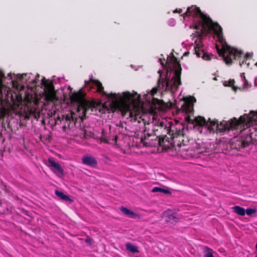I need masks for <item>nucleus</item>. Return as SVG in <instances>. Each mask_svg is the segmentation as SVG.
Masks as SVG:
<instances>
[{
	"label": "nucleus",
	"mask_w": 257,
	"mask_h": 257,
	"mask_svg": "<svg viewBox=\"0 0 257 257\" xmlns=\"http://www.w3.org/2000/svg\"><path fill=\"white\" fill-rule=\"evenodd\" d=\"M85 85L89 89L96 86L97 91L105 95L109 100L103 104L89 102L80 99V119L85 118L86 112L89 109L98 110L101 113L117 111L126 118L143 122L144 125H157L160 129H163L171 139L180 136L183 134L184 126L182 122L172 120L164 117V110L160 108L159 104L154 103L155 100L153 96L158 90L153 88L150 92L147 91L141 95L135 91L121 93H107L103 91L102 84L98 80H91L85 81Z\"/></svg>",
	"instance_id": "1"
},
{
	"label": "nucleus",
	"mask_w": 257,
	"mask_h": 257,
	"mask_svg": "<svg viewBox=\"0 0 257 257\" xmlns=\"http://www.w3.org/2000/svg\"><path fill=\"white\" fill-rule=\"evenodd\" d=\"M183 21H192L193 24L189 25L190 28L196 30L195 33L191 36L194 41V53L197 57L204 60H209L212 55L208 53L206 47L202 42V35H210L215 37L218 44L216 45L218 53L221 56L227 64H231L233 59L240 58L242 53L234 48L228 46L224 39L222 29L217 24L214 23L206 15H204L198 8L191 6L182 16Z\"/></svg>",
	"instance_id": "2"
},
{
	"label": "nucleus",
	"mask_w": 257,
	"mask_h": 257,
	"mask_svg": "<svg viewBox=\"0 0 257 257\" xmlns=\"http://www.w3.org/2000/svg\"><path fill=\"white\" fill-rule=\"evenodd\" d=\"M9 75L11 77L12 82L14 83H24L26 85L28 89H31V93L29 92L26 93L24 98L28 101L33 102L37 104L39 102L43 103L44 104L46 102L54 103L55 101L59 99V96L57 95V92L55 90L52 82L46 79L45 78L42 79L40 84L41 87H43V92L42 94H37L35 92V87L37 85V77L32 73H24L23 74H11ZM39 84H38V85Z\"/></svg>",
	"instance_id": "3"
},
{
	"label": "nucleus",
	"mask_w": 257,
	"mask_h": 257,
	"mask_svg": "<svg viewBox=\"0 0 257 257\" xmlns=\"http://www.w3.org/2000/svg\"><path fill=\"white\" fill-rule=\"evenodd\" d=\"M248 128L257 131V111H251L248 114L241 116L239 119L234 118L230 121L223 120L219 123L214 120H205V132H223L230 130H239L240 132L243 131L247 133ZM249 131H250L251 128Z\"/></svg>",
	"instance_id": "4"
},
{
	"label": "nucleus",
	"mask_w": 257,
	"mask_h": 257,
	"mask_svg": "<svg viewBox=\"0 0 257 257\" xmlns=\"http://www.w3.org/2000/svg\"><path fill=\"white\" fill-rule=\"evenodd\" d=\"M163 217L168 222H176L178 220L176 213L173 212L171 210H167L165 211L163 214Z\"/></svg>",
	"instance_id": "5"
},
{
	"label": "nucleus",
	"mask_w": 257,
	"mask_h": 257,
	"mask_svg": "<svg viewBox=\"0 0 257 257\" xmlns=\"http://www.w3.org/2000/svg\"><path fill=\"white\" fill-rule=\"evenodd\" d=\"M82 161L84 164L92 167H95L97 165L96 160L91 156H84L82 159Z\"/></svg>",
	"instance_id": "6"
},
{
	"label": "nucleus",
	"mask_w": 257,
	"mask_h": 257,
	"mask_svg": "<svg viewBox=\"0 0 257 257\" xmlns=\"http://www.w3.org/2000/svg\"><path fill=\"white\" fill-rule=\"evenodd\" d=\"M48 162L50 164V165L54 168L55 170H56L57 172L60 173V174H62L63 173V170L61 168L60 164L55 162L53 159L49 158L48 159Z\"/></svg>",
	"instance_id": "7"
},
{
	"label": "nucleus",
	"mask_w": 257,
	"mask_h": 257,
	"mask_svg": "<svg viewBox=\"0 0 257 257\" xmlns=\"http://www.w3.org/2000/svg\"><path fill=\"white\" fill-rule=\"evenodd\" d=\"M169 139V137L165 135L162 139L160 138L159 140L158 141L157 143L161 147H169V144H172V142L170 143V141Z\"/></svg>",
	"instance_id": "8"
},
{
	"label": "nucleus",
	"mask_w": 257,
	"mask_h": 257,
	"mask_svg": "<svg viewBox=\"0 0 257 257\" xmlns=\"http://www.w3.org/2000/svg\"><path fill=\"white\" fill-rule=\"evenodd\" d=\"M253 54L252 53H247L244 56V59L242 61H239V65L242 66L243 64L246 65L247 67L249 66L250 59L252 57Z\"/></svg>",
	"instance_id": "9"
},
{
	"label": "nucleus",
	"mask_w": 257,
	"mask_h": 257,
	"mask_svg": "<svg viewBox=\"0 0 257 257\" xmlns=\"http://www.w3.org/2000/svg\"><path fill=\"white\" fill-rule=\"evenodd\" d=\"M55 194L61 199L66 201H69L70 202H72L73 200L71 199L68 195H65L62 192L59 191L58 190L55 191Z\"/></svg>",
	"instance_id": "10"
},
{
	"label": "nucleus",
	"mask_w": 257,
	"mask_h": 257,
	"mask_svg": "<svg viewBox=\"0 0 257 257\" xmlns=\"http://www.w3.org/2000/svg\"><path fill=\"white\" fill-rule=\"evenodd\" d=\"M120 210L124 214L130 217L135 218L137 216V215L135 213L127 209L125 207H121L120 208Z\"/></svg>",
	"instance_id": "11"
},
{
	"label": "nucleus",
	"mask_w": 257,
	"mask_h": 257,
	"mask_svg": "<svg viewBox=\"0 0 257 257\" xmlns=\"http://www.w3.org/2000/svg\"><path fill=\"white\" fill-rule=\"evenodd\" d=\"M231 209L234 213L239 215L244 216L245 215V209L239 206H234Z\"/></svg>",
	"instance_id": "12"
},
{
	"label": "nucleus",
	"mask_w": 257,
	"mask_h": 257,
	"mask_svg": "<svg viewBox=\"0 0 257 257\" xmlns=\"http://www.w3.org/2000/svg\"><path fill=\"white\" fill-rule=\"evenodd\" d=\"M152 192H161L165 194H170L171 192L167 188H163L158 187H155L152 190Z\"/></svg>",
	"instance_id": "13"
},
{
	"label": "nucleus",
	"mask_w": 257,
	"mask_h": 257,
	"mask_svg": "<svg viewBox=\"0 0 257 257\" xmlns=\"http://www.w3.org/2000/svg\"><path fill=\"white\" fill-rule=\"evenodd\" d=\"M125 246L127 250L133 253H137L139 252L138 247L131 243H126L125 244Z\"/></svg>",
	"instance_id": "14"
},
{
	"label": "nucleus",
	"mask_w": 257,
	"mask_h": 257,
	"mask_svg": "<svg viewBox=\"0 0 257 257\" xmlns=\"http://www.w3.org/2000/svg\"><path fill=\"white\" fill-rule=\"evenodd\" d=\"M204 257H214L213 255V250L211 248L205 246L204 248Z\"/></svg>",
	"instance_id": "15"
},
{
	"label": "nucleus",
	"mask_w": 257,
	"mask_h": 257,
	"mask_svg": "<svg viewBox=\"0 0 257 257\" xmlns=\"http://www.w3.org/2000/svg\"><path fill=\"white\" fill-rule=\"evenodd\" d=\"M251 84L248 83V82L246 80H244L243 81V86L241 89L244 90H247L251 87ZM233 89L234 91H236V89H241V88L233 86Z\"/></svg>",
	"instance_id": "16"
},
{
	"label": "nucleus",
	"mask_w": 257,
	"mask_h": 257,
	"mask_svg": "<svg viewBox=\"0 0 257 257\" xmlns=\"http://www.w3.org/2000/svg\"><path fill=\"white\" fill-rule=\"evenodd\" d=\"M257 210L255 208H247L245 209V214H246L247 215L251 216L256 212Z\"/></svg>",
	"instance_id": "17"
},
{
	"label": "nucleus",
	"mask_w": 257,
	"mask_h": 257,
	"mask_svg": "<svg viewBox=\"0 0 257 257\" xmlns=\"http://www.w3.org/2000/svg\"><path fill=\"white\" fill-rule=\"evenodd\" d=\"M57 109L55 107V108H53L52 109V110H50L49 112H48V114L49 115H50L51 116H55L57 114Z\"/></svg>",
	"instance_id": "18"
},
{
	"label": "nucleus",
	"mask_w": 257,
	"mask_h": 257,
	"mask_svg": "<svg viewBox=\"0 0 257 257\" xmlns=\"http://www.w3.org/2000/svg\"><path fill=\"white\" fill-rule=\"evenodd\" d=\"M187 156L186 157V159H189L190 158H198V156L192 155V154L190 152L187 154Z\"/></svg>",
	"instance_id": "19"
},
{
	"label": "nucleus",
	"mask_w": 257,
	"mask_h": 257,
	"mask_svg": "<svg viewBox=\"0 0 257 257\" xmlns=\"http://www.w3.org/2000/svg\"><path fill=\"white\" fill-rule=\"evenodd\" d=\"M168 23H169V24L170 25H171V26H174V25H175V20H174V19H170V20H169Z\"/></svg>",
	"instance_id": "20"
},
{
	"label": "nucleus",
	"mask_w": 257,
	"mask_h": 257,
	"mask_svg": "<svg viewBox=\"0 0 257 257\" xmlns=\"http://www.w3.org/2000/svg\"><path fill=\"white\" fill-rule=\"evenodd\" d=\"M234 83V80H231L229 82H228V84L227 85H228L229 86H231L232 85H233Z\"/></svg>",
	"instance_id": "21"
},
{
	"label": "nucleus",
	"mask_w": 257,
	"mask_h": 257,
	"mask_svg": "<svg viewBox=\"0 0 257 257\" xmlns=\"http://www.w3.org/2000/svg\"><path fill=\"white\" fill-rule=\"evenodd\" d=\"M182 12V9H176L175 11H174V13H181V12Z\"/></svg>",
	"instance_id": "22"
},
{
	"label": "nucleus",
	"mask_w": 257,
	"mask_h": 257,
	"mask_svg": "<svg viewBox=\"0 0 257 257\" xmlns=\"http://www.w3.org/2000/svg\"><path fill=\"white\" fill-rule=\"evenodd\" d=\"M240 77H241V79H242L243 81L245 80L244 74L243 73L241 74Z\"/></svg>",
	"instance_id": "23"
},
{
	"label": "nucleus",
	"mask_w": 257,
	"mask_h": 257,
	"mask_svg": "<svg viewBox=\"0 0 257 257\" xmlns=\"http://www.w3.org/2000/svg\"><path fill=\"white\" fill-rule=\"evenodd\" d=\"M86 242H90V241H91V239H90V238H87V239H86Z\"/></svg>",
	"instance_id": "24"
},
{
	"label": "nucleus",
	"mask_w": 257,
	"mask_h": 257,
	"mask_svg": "<svg viewBox=\"0 0 257 257\" xmlns=\"http://www.w3.org/2000/svg\"><path fill=\"white\" fill-rule=\"evenodd\" d=\"M255 247H256V249H257V243L256 244Z\"/></svg>",
	"instance_id": "25"
},
{
	"label": "nucleus",
	"mask_w": 257,
	"mask_h": 257,
	"mask_svg": "<svg viewBox=\"0 0 257 257\" xmlns=\"http://www.w3.org/2000/svg\"><path fill=\"white\" fill-rule=\"evenodd\" d=\"M185 25L187 26V25H188V24L187 23H185Z\"/></svg>",
	"instance_id": "26"
},
{
	"label": "nucleus",
	"mask_w": 257,
	"mask_h": 257,
	"mask_svg": "<svg viewBox=\"0 0 257 257\" xmlns=\"http://www.w3.org/2000/svg\"><path fill=\"white\" fill-rule=\"evenodd\" d=\"M242 144H243V146H244V142H242Z\"/></svg>",
	"instance_id": "27"
},
{
	"label": "nucleus",
	"mask_w": 257,
	"mask_h": 257,
	"mask_svg": "<svg viewBox=\"0 0 257 257\" xmlns=\"http://www.w3.org/2000/svg\"><path fill=\"white\" fill-rule=\"evenodd\" d=\"M255 84H256V79L254 80Z\"/></svg>",
	"instance_id": "28"
},
{
	"label": "nucleus",
	"mask_w": 257,
	"mask_h": 257,
	"mask_svg": "<svg viewBox=\"0 0 257 257\" xmlns=\"http://www.w3.org/2000/svg\"><path fill=\"white\" fill-rule=\"evenodd\" d=\"M256 65H257V62L255 64Z\"/></svg>",
	"instance_id": "29"
}]
</instances>
